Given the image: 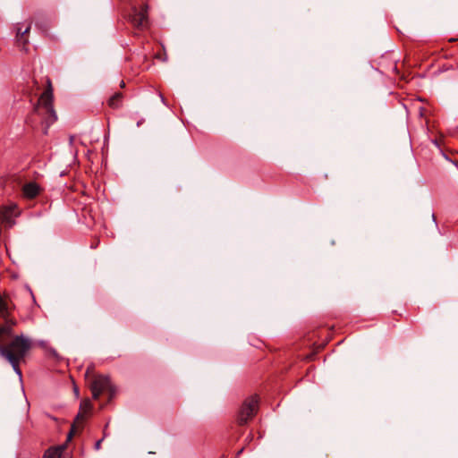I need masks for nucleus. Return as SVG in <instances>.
Masks as SVG:
<instances>
[{
	"mask_svg": "<svg viewBox=\"0 0 458 458\" xmlns=\"http://www.w3.org/2000/svg\"><path fill=\"white\" fill-rule=\"evenodd\" d=\"M120 86H121L122 88H123V87L125 86V83H124V81H121Z\"/></svg>",
	"mask_w": 458,
	"mask_h": 458,
	"instance_id": "obj_15",
	"label": "nucleus"
},
{
	"mask_svg": "<svg viewBox=\"0 0 458 458\" xmlns=\"http://www.w3.org/2000/svg\"><path fill=\"white\" fill-rule=\"evenodd\" d=\"M30 24L28 25L24 30H21V27H20V24H17L16 39H17V42L20 45H21L22 47H25L29 42L26 35L30 32Z\"/></svg>",
	"mask_w": 458,
	"mask_h": 458,
	"instance_id": "obj_8",
	"label": "nucleus"
},
{
	"mask_svg": "<svg viewBox=\"0 0 458 458\" xmlns=\"http://www.w3.org/2000/svg\"><path fill=\"white\" fill-rule=\"evenodd\" d=\"M92 409V404L89 399H85L81 403L80 411L76 416V419L72 425L71 432L68 435V438H71L72 434H74L79 428H82L83 422L86 420L88 414L90 412Z\"/></svg>",
	"mask_w": 458,
	"mask_h": 458,
	"instance_id": "obj_6",
	"label": "nucleus"
},
{
	"mask_svg": "<svg viewBox=\"0 0 458 458\" xmlns=\"http://www.w3.org/2000/svg\"><path fill=\"white\" fill-rule=\"evenodd\" d=\"M242 451H243V448L240 449V451L238 452V454H240Z\"/></svg>",
	"mask_w": 458,
	"mask_h": 458,
	"instance_id": "obj_16",
	"label": "nucleus"
},
{
	"mask_svg": "<svg viewBox=\"0 0 458 458\" xmlns=\"http://www.w3.org/2000/svg\"><path fill=\"white\" fill-rule=\"evenodd\" d=\"M47 88L40 95L33 110L34 114L40 117V123L46 125V131L57 120L53 106L54 96L50 79H47Z\"/></svg>",
	"mask_w": 458,
	"mask_h": 458,
	"instance_id": "obj_1",
	"label": "nucleus"
},
{
	"mask_svg": "<svg viewBox=\"0 0 458 458\" xmlns=\"http://www.w3.org/2000/svg\"><path fill=\"white\" fill-rule=\"evenodd\" d=\"M35 23H36V26H37L38 28H39L40 30H42L43 31H47V27H43V26L40 24V22H39V21H38V17H37V18H36V20H35Z\"/></svg>",
	"mask_w": 458,
	"mask_h": 458,
	"instance_id": "obj_12",
	"label": "nucleus"
},
{
	"mask_svg": "<svg viewBox=\"0 0 458 458\" xmlns=\"http://www.w3.org/2000/svg\"><path fill=\"white\" fill-rule=\"evenodd\" d=\"M259 398L257 394L246 398L238 413V423L246 424L257 413L259 409Z\"/></svg>",
	"mask_w": 458,
	"mask_h": 458,
	"instance_id": "obj_2",
	"label": "nucleus"
},
{
	"mask_svg": "<svg viewBox=\"0 0 458 458\" xmlns=\"http://www.w3.org/2000/svg\"><path fill=\"white\" fill-rule=\"evenodd\" d=\"M74 394H78V389L77 388H75Z\"/></svg>",
	"mask_w": 458,
	"mask_h": 458,
	"instance_id": "obj_18",
	"label": "nucleus"
},
{
	"mask_svg": "<svg viewBox=\"0 0 458 458\" xmlns=\"http://www.w3.org/2000/svg\"><path fill=\"white\" fill-rule=\"evenodd\" d=\"M123 103V94L120 92L114 93L108 100V106L112 108H119Z\"/></svg>",
	"mask_w": 458,
	"mask_h": 458,
	"instance_id": "obj_10",
	"label": "nucleus"
},
{
	"mask_svg": "<svg viewBox=\"0 0 458 458\" xmlns=\"http://www.w3.org/2000/svg\"><path fill=\"white\" fill-rule=\"evenodd\" d=\"M148 5L143 4L140 6H132L131 13L129 16V21L134 28L140 30H144L149 26L148 20Z\"/></svg>",
	"mask_w": 458,
	"mask_h": 458,
	"instance_id": "obj_3",
	"label": "nucleus"
},
{
	"mask_svg": "<svg viewBox=\"0 0 458 458\" xmlns=\"http://www.w3.org/2000/svg\"><path fill=\"white\" fill-rule=\"evenodd\" d=\"M9 313V300L7 296L0 295V317L6 318Z\"/></svg>",
	"mask_w": 458,
	"mask_h": 458,
	"instance_id": "obj_9",
	"label": "nucleus"
},
{
	"mask_svg": "<svg viewBox=\"0 0 458 458\" xmlns=\"http://www.w3.org/2000/svg\"><path fill=\"white\" fill-rule=\"evenodd\" d=\"M419 114H420V116H423L424 115V108L423 107H420L419 108Z\"/></svg>",
	"mask_w": 458,
	"mask_h": 458,
	"instance_id": "obj_13",
	"label": "nucleus"
},
{
	"mask_svg": "<svg viewBox=\"0 0 458 458\" xmlns=\"http://www.w3.org/2000/svg\"><path fill=\"white\" fill-rule=\"evenodd\" d=\"M100 445H101V440H99V441H98V442L96 443V448H97V449L100 448Z\"/></svg>",
	"mask_w": 458,
	"mask_h": 458,
	"instance_id": "obj_14",
	"label": "nucleus"
},
{
	"mask_svg": "<svg viewBox=\"0 0 458 458\" xmlns=\"http://www.w3.org/2000/svg\"><path fill=\"white\" fill-rule=\"evenodd\" d=\"M62 451L63 448L61 447H50L45 452L42 458H58Z\"/></svg>",
	"mask_w": 458,
	"mask_h": 458,
	"instance_id": "obj_11",
	"label": "nucleus"
},
{
	"mask_svg": "<svg viewBox=\"0 0 458 458\" xmlns=\"http://www.w3.org/2000/svg\"><path fill=\"white\" fill-rule=\"evenodd\" d=\"M89 384L94 399H98L105 391L113 392L108 377L103 375L92 376L91 378H89Z\"/></svg>",
	"mask_w": 458,
	"mask_h": 458,
	"instance_id": "obj_4",
	"label": "nucleus"
},
{
	"mask_svg": "<svg viewBox=\"0 0 458 458\" xmlns=\"http://www.w3.org/2000/svg\"><path fill=\"white\" fill-rule=\"evenodd\" d=\"M20 215V210L15 203L0 206V222L4 227H12L15 224V218Z\"/></svg>",
	"mask_w": 458,
	"mask_h": 458,
	"instance_id": "obj_5",
	"label": "nucleus"
},
{
	"mask_svg": "<svg viewBox=\"0 0 458 458\" xmlns=\"http://www.w3.org/2000/svg\"><path fill=\"white\" fill-rule=\"evenodd\" d=\"M40 188L34 182H28L22 187V194L27 199H34L39 194Z\"/></svg>",
	"mask_w": 458,
	"mask_h": 458,
	"instance_id": "obj_7",
	"label": "nucleus"
},
{
	"mask_svg": "<svg viewBox=\"0 0 458 458\" xmlns=\"http://www.w3.org/2000/svg\"><path fill=\"white\" fill-rule=\"evenodd\" d=\"M74 394H78V389L77 388H75Z\"/></svg>",
	"mask_w": 458,
	"mask_h": 458,
	"instance_id": "obj_17",
	"label": "nucleus"
},
{
	"mask_svg": "<svg viewBox=\"0 0 458 458\" xmlns=\"http://www.w3.org/2000/svg\"><path fill=\"white\" fill-rule=\"evenodd\" d=\"M162 101L165 103V98L161 96Z\"/></svg>",
	"mask_w": 458,
	"mask_h": 458,
	"instance_id": "obj_19",
	"label": "nucleus"
}]
</instances>
